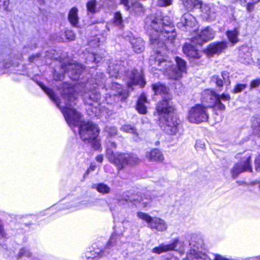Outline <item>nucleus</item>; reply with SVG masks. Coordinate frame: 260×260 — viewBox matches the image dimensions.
<instances>
[{"label":"nucleus","instance_id":"obj_1","mask_svg":"<svg viewBox=\"0 0 260 260\" xmlns=\"http://www.w3.org/2000/svg\"><path fill=\"white\" fill-rule=\"evenodd\" d=\"M37 83L54 103L60 108L70 127L73 129L74 127L79 126V134L83 141L90 142L91 140L98 137L100 129L98 126L91 121H81L80 113L72 108L76 104V87L67 82L62 83L61 87H59V89L60 90L62 97L66 100L65 106L62 107L58 101V99L51 89L47 88L41 82Z\"/></svg>","mask_w":260,"mask_h":260},{"label":"nucleus","instance_id":"obj_2","mask_svg":"<svg viewBox=\"0 0 260 260\" xmlns=\"http://www.w3.org/2000/svg\"><path fill=\"white\" fill-rule=\"evenodd\" d=\"M105 79L102 73L97 74L94 77L88 79L85 87L89 89L88 92H85L82 95L85 104L88 105L87 109L88 114L91 116H100L101 113L104 112L102 106L99 102L100 94L96 89L97 86L102 88L106 87L107 92L105 98V102L107 104H111L117 96H121L122 101L125 100L128 96L129 91L121 88V86L118 82L112 81L109 79L111 84L108 87L105 85Z\"/></svg>","mask_w":260,"mask_h":260},{"label":"nucleus","instance_id":"obj_3","mask_svg":"<svg viewBox=\"0 0 260 260\" xmlns=\"http://www.w3.org/2000/svg\"><path fill=\"white\" fill-rule=\"evenodd\" d=\"M145 27L150 37L152 45L158 48L165 46V42L173 43L176 36L175 27L168 16L160 13L148 16Z\"/></svg>","mask_w":260,"mask_h":260},{"label":"nucleus","instance_id":"obj_4","mask_svg":"<svg viewBox=\"0 0 260 260\" xmlns=\"http://www.w3.org/2000/svg\"><path fill=\"white\" fill-rule=\"evenodd\" d=\"M107 157L109 160L117 167L118 169L122 168L126 165H133L139 161L136 155L128 153H120L115 155L113 149L116 147L114 142L109 141L107 143Z\"/></svg>","mask_w":260,"mask_h":260},{"label":"nucleus","instance_id":"obj_5","mask_svg":"<svg viewBox=\"0 0 260 260\" xmlns=\"http://www.w3.org/2000/svg\"><path fill=\"white\" fill-rule=\"evenodd\" d=\"M119 237V235L115 233H113L107 246L104 248L99 247L96 245L93 246L91 250L86 252V259L84 260H99L103 256L109 254L111 248H115L116 249H120L121 242Z\"/></svg>","mask_w":260,"mask_h":260},{"label":"nucleus","instance_id":"obj_6","mask_svg":"<svg viewBox=\"0 0 260 260\" xmlns=\"http://www.w3.org/2000/svg\"><path fill=\"white\" fill-rule=\"evenodd\" d=\"M149 64L152 67V72L159 71L164 75L171 78L172 74V63L170 60L165 59L164 57L157 53L155 56L151 55L149 60Z\"/></svg>","mask_w":260,"mask_h":260},{"label":"nucleus","instance_id":"obj_7","mask_svg":"<svg viewBox=\"0 0 260 260\" xmlns=\"http://www.w3.org/2000/svg\"><path fill=\"white\" fill-rule=\"evenodd\" d=\"M207 107L198 104L191 108L187 116L188 120L191 123H200L207 120L208 114Z\"/></svg>","mask_w":260,"mask_h":260},{"label":"nucleus","instance_id":"obj_8","mask_svg":"<svg viewBox=\"0 0 260 260\" xmlns=\"http://www.w3.org/2000/svg\"><path fill=\"white\" fill-rule=\"evenodd\" d=\"M165 119L164 131L168 134L180 137L183 134L182 127L176 116L173 115Z\"/></svg>","mask_w":260,"mask_h":260},{"label":"nucleus","instance_id":"obj_9","mask_svg":"<svg viewBox=\"0 0 260 260\" xmlns=\"http://www.w3.org/2000/svg\"><path fill=\"white\" fill-rule=\"evenodd\" d=\"M199 239L193 235L189 241L190 251L187 253L186 258L183 260H212L206 254L199 252L197 249L200 245Z\"/></svg>","mask_w":260,"mask_h":260},{"label":"nucleus","instance_id":"obj_10","mask_svg":"<svg viewBox=\"0 0 260 260\" xmlns=\"http://www.w3.org/2000/svg\"><path fill=\"white\" fill-rule=\"evenodd\" d=\"M171 99L172 96L168 95L167 98H164L157 103L156 110L160 117L165 118L174 115L175 107Z\"/></svg>","mask_w":260,"mask_h":260},{"label":"nucleus","instance_id":"obj_11","mask_svg":"<svg viewBox=\"0 0 260 260\" xmlns=\"http://www.w3.org/2000/svg\"><path fill=\"white\" fill-rule=\"evenodd\" d=\"M138 217L142 220L146 221L147 226L152 230H156L158 231H164L167 229L166 222L162 219L154 217H152L148 214L142 212L137 213Z\"/></svg>","mask_w":260,"mask_h":260},{"label":"nucleus","instance_id":"obj_12","mask_svg":"<svg viewBox=\"0 0 260 260\" xmlns=\"http://www.w3.org/2000/svg\"><path fill=\"white\" fill-rule=\"evenodd\" d=\"M172 250L178 251L181 254L184 253L185 249L183 241H180L178 238H176L173 239L170 244L162 243L158 246L153 248L152 251L156 254H160Z\"/></svg>","mask_w":260,"mask_h":260},{"label":"nucleus","instance_id":"obj_13","mask_svg":"<svg viewBox=\"0 0 260 260\" xmlns=\"http://www.w3.org/2000/svg\"><path fill=\"white\" fill-rule=\"evenodd\" d=\"M205 94L207 95L206 101L209 104L208 106H214L221 110H224L225 107L221 102V100L223 101H229L230 100V95L226 93L219 95L213 91L207 90L205 91Z\"/></svg>","mask_w":260,"mask_h":260},{"label":"nucleus","instance_id":"obj_14","mask_svg":"<svg viewBox=\"0 0 260 260\" xmlns=\"http://www.w3.org/2000/svg\"><path fill=\"white\" fill-rule=\"evenodd\" d=\"M62 69L68 74L69 77L73 80L79 78L80 74L84 71L83 66L72 61L67 64L64 63L61 65Z\"/></svg>","mask_w":260,"mask_h":260},{"label":"nucleus","instance_id":"obj_15","mask_svg":"<svg viewBox=\"0 0 260 260\" xmlns=\"http://www.w3.org/2000/svg\"><path fill=\"white\" fill-rule=\"evenodd\" d=\"M125 82L129 88L134 85H139L141 87H143L145 85V81L142 73L135 69L126 72Z\"/></svg>","mask_w":260,"mask_h":260},{"label":"nucleus","instance_id":"obj_16","mask_svg":"<svg viewBox=\"0 0 260 260\" xmlns=\"http://www.w3.org/2000/svg\"><path fill=\"white\" fill-rule=\"evenodd\" d=\"M251 154H247L242 157L241 161L236 164L232 170V174L233 177L236 178L240 174L244 172H251L252 168L250 164Z\"/></svg>","mask_w":260,"mask_h":260},{"label":"nucleus","instance_id":"obj_17","mask_svg":"<svg viewBox=\"0 0 260 260\" xmlns=\"http://www.w3.org/2000/svg\"><path fill=\"white\" fill-rule=\"evenodd\" d=\"M197 21L195 17L188 13H185L177 23V26L182 30L191 32L196 30Z\"/></svg>","mask_w":260,"mask_h":260},{"label":"nucleus","instance_id":"obj_18","mask_svg":"<svg viewBox=\"0 0 260 260\" xmlns=\"http://www.w3.org/2000/svg\"><path fill=\"white\" fill-rule=\"evenodd\" d=\"M198 8L200 9L201 17L208 21H212L216 17V13L218 11V8L213 6H210L206 4H203L201 1V4L198 6Z\"/></svg>","mask_w":260,"mask_h":260},{"label":"nucleus","instance_id":"obj_19","mask_svg":"<svg viewBox=\"0 0 260 260\" xmlns=\"http://www.w3.org/2000/svg\"><path fill=\"white\" fill-rule=\"evenodd\" d=\"M215 31L207 26L202 29L200 32L192 38V43L201 45L214 38Z\"/></svg>","mask_w":260,"mask_h":260},{"label":"nucleus","instance_id":"obj_20","mask_svg":"<svg viewBox=\"0 0 260 260\" xmlns=\"http://www.w3.org/2000/svg\"><path fill=\"white\" fill-rule=\"evenodd\" d=\"M228 47V42L221 41L210 44L206 49V53L209 56L219 55Z\"/></svg>","mask_w":260,"mask_h":260},{"label":"nucleus","instance_id":"obj_21","mask_svg":"<svg viewBox=\"0 0 260 260\" xmlns=\"http://www.w3.org/2000/svg\"><path fill=\"white\" fill-rule=\"evenodd\" d=\"M120 4L124 6L126 10L135 15L143 16L144 14L145 8L140 3L136 2L129 5L128 0H120Z\"/></svg>","mask_w":260,"mask_h":260},{"label":"nucleus","instance_id":"obj_22","mask_svg":"<svg viewBox=\"0 0 260 260\" xmlns=\"http://www.w3.org/2000/svg\"><path fill=\"white\" fill-rule=\"evenodd\" d=\"M177 69L172 65V74H171V78L173 79H177L182 76L183 73L186 72V62L179 57L175 58Z\"/></svg>","mask_w":260,"mask_h":260},{"label":"nucleus","instance_id":"obj_23","mask_svg":"<svg viewBox=\"0 0 260 260\" xmlns=\"http://www.w3.org/2000/svg\"><path fill=\"white\" fill-rule=\"evenodd\" d=\"M184 53L189 58L199 59L201 57V53L195 46L192 45L185 43L183 47Z\"/></svg>","mask_w":260,"mask_h":260},{"label":"nucleus","instance_id":"obj_24","mask_svg":"<svg viewBox=\"0 0 260 260\" xmlns=\"http://www.w3.org/2000/svg\"><path fill=\"white\" fill-rule=\"evenodd\" d=\"M145 157L149 161L161 162L164 160L162 153L157 148H154L149 151H147Z\"/></svg>","mask_w":260,"mask_h":260},{"label":"nucleus","instance_id":"obj_25","mask_svg":"<svg viewBox=\"0 0 260 260\" xmlns=\"http://www.w3.org/2000/svg\"><path fill=\"white\" fill-rule=\"evenodd\" d=\"M129 42L134 51L137 53H140L144 50V43L141 38L131 37Z\"/></svg>","mask_w":260,"mask_h":260},{"label":"nucleus","instance_id":"obj_26","mask_svg":"<svg viewBox=\"0 0 260 260\" xmlns=\"http://www.w3.org/2000/svg\"><path fill=\"white\" fill-rule=\"evenodd\" d=\"M213 80L215 82L217 86L219 87L222 86L223 83L227 85H229L231 83L229 79V73L227 72H222L221 77L214 76L213 77Z\"/></svg>","mask_w":260,"mask_h":260},{"label":"nucleus","instance_id":"obj_27","mask_svg":"<svg viewBox=\"0 0 260 260\" xmlns=\"http://www.w3.org/2000/svg\"><path fill=\"white\" fill-rule=\"evenodd\" d=\"M152 89L155 94L161 95L162 99L167 98L168 95H170L168 92V88L160 83H156L153 84Z\"/></svg>","mask_w":260,"mask_h":260},{"label":"nucleus","instance_id":"obj_28","mask_svg":"<svg viewBox=\"0 0 260 260\" xmlns=\"http://www.w3.org/2000/svg\"><path fill=\"white\" fill-rule=\"evenodd\" d=\"M147 103L146 96L144 94H141L138 99L136 109L139 113L145 114L147 112V107L146 104Z\"/></svg>","mask_w":260,"mask_h":260},{"label":"nucleus","instance_id":"obj_29","mask_svg":"<svg viewBox=\"0 0 260 260\" xmlns=\"http://www.w3.org/2000/svg\"><path fill=\"white\" fill-rule=\"evenodd\" d=\"M123 199L126 202H132L135 205H137L138 203L141 204L142 202V204L144 206H146L148 204V202H145L144 200L142 199V198H141L140 199V197L138 195H132V196H128L127 194H123Z\"/></svg>","mask_w":260,"mask_h":260},{"label":"nucleus","instance_id":"obj_30","mask_svg":"<svg viewBox=\"0 0 260 260\" xmlns=\"http://www.w3.org/2000/svg\"><path fill=\"white\" fill-rule=\"evenodd\" d=\"M68 19L70 23L74 26H77L79 18L78 15V9L76 7L72 8L68 15Z\"/></svg>","mask_w":260,"mask_h":260},{"label":"nucleus","instance_id":"obj_31","mask_svg":"<svg viewBox=\"0 0 260 260\" xmlns=\"http://www.w3.org/2000/svg\"><path fill=\"white\" fill-rule=\"evenodd\" d=\"M120 71H121V69L118 64L114 65V64L110 63L108 66V73L111 78L115 77L117 79L120 76Z\"/></svg>","mask_w":260,"mask_h":260},{"label":"nucleus","instance_id":"obj_32","mask_svg":"<svg viewBox=\"0 0 260 260\" xmlns=\"http://www.w3.org/2000/svg\"><path fill=\"white\" fill-rule=\"evenodd\" d=\"M239 30L237 28H235L233 30H228L226 32V35L229 41L234 44L239 42Z\"/></svg>","mask_w":260,"mask_h":260},{"label":"nucleus","instance_id":"obj_33","mask_svg":"<svg viewBox=\"0 0 260 260\" xmlns=\"http://www.w3.org/2000/svg\"><path fill=\"white\" fill-rule=\"evenodd\" d=\"M184 7L187 10H191L193 8H198L201 4V0H180Z\"/></svg>","mask_w":260,"mask_h":260},{"label":"nucleus","instance_id":"obj_34","mask_svg":"<svg viewBox=\"0 0 260 260\" xmlns=\"http://www.w3.org/2000/svg\"><path fill=\"white\" fill-rule=\"evenodd\" d=\"M121 130L131 134L133 136V139L135 141H137L138 139L139 135L137 129L134 126L128 124L124 125L121 126Z\"/></svg>","mask_w":260,"mask_h":260},{"label":"nucleus","instance_id":"obj_35","mask_svg":"<svg viewBox=\"0 0 260 260\" xmlns=\"http://www.w3.org/2000/svg\"><path fill=\"white\" fill-rule=\"evenodd\" d=\"M113 24L119 28H122L123 27V21L122 15L120 12H117L114 14Z\"/></svg>","mask_w":260,"mask_h":260},{"label":"nucleus","instance_id":"obj_36","mask_svg":"<svg viewBox=\"0 0 260 260\" xmlns=\"http://www.w3.org/2000/svg\"><path fill=\"white\" fill-rule=\"evenodd\" d=\"M233 2H238L240 3L242 6L246 7V10L248 12H251L254 10V5L257 3H247L244 2L242 0H231Z\"/></svg>","mask_w":260,"mask_h":260},{"label":"nucleus","instance_id":"obj_37","mask_svg":"<svg viewBox=\"0 0 260 260\" xmlns=\"http://www.w3.org/2000/svg\"><path fill=\"white\" fill-rule=\"evenodd\" d=\"M97 190L102 193H109L110 191V187L104 183H99L95 185Z\"/></svg>","mask_w":260,"mask_h":260},{"label":"nucleus","instance_id":"obj_38","mask_svg":"<svg viewBox=\"0 0 260 260\" xmlns=\"http://www.w3.org/2000/svg\"><path fill=\"white\" fill-rule=\"evenodd\" d=\"M96 1L89 0L86 4L87 11L91 13L96 12Z\"/></svg>","mask_w":260,"mask_h":260},{"label":"nucleus","instance_id":"obj_39","mask_svg":"<svg viewBox=\"0 0 260 260\" xmlns=\"http://www.w3.org/2000/svg\"><path fill=\"white\" fill-rule=\"evenodd\" d=\"M173 0H157L156 5L159 7H167L172 5Z\"/></svg>","mask_w":260,"mask_h":260},{"label":"nucleus","instance_id":"obj_40","mask_svg":"<svg viewBox=\"0 0 260 260\" xmlns=\"http://www.w3.org/2000/svg\"><path fill=\"white\" fill-rule=\"evenodd\" d=\"M195 147L197 151H203L205 149V142L201 140L196 141Z\"/></svg>","mask_w":260,"mask_h":260},{"label":"nucleus","instance_id":"obj_41","mask_svg":"<svg viewBox=\"0 0 260 260\" xmlns=\"http://www.w3.org/2000/svg\"><path fill=\"white\" fill-rule=\"evenodd\" d=\"M86 62L88 63V62H99L100 61V60L98 59V57L96 54H95L94 53H91L89 54L88 57L86 58Z\"/></svg>","mask_w":260,"mask_h":260},{"label":"nucleus","instance_id":"obj_42","mask_svg":"<svg viewBox=\"0 0 260 260\" xmlns=\"http://www.w3.org/2000/svg\"><path fill=\"white\" fill-rule=\"evenodd\" d=\"M31 254V253L29 249L26 248H23L20 250L18 256L19 257H22L23 256L29 257L30 256Z\"/></svg>","mask_w":260,"mask_h":260},{"label":"nucleus","instance_id":"obj_43","mask_svg":"<svg viewBox=\"0 0 260 260\" xmlns=\"http://www.w3.org/2000/svg\"><path fill=\"white\" fill-rule=\"evenodd\" d=\"M88 142L92 143V145L94 149L96 150L100 149L101 143L100 142L99 139H98V137L93 140H91L90 142Z\"/></svg>","mask_w":260,"mask_h":260},{"label":"nucleus","instance_id":"obj_44","mask_svg":"<svg viewBox=\"0 0 260 260\" xmlns=\"http://www.w3.org/2000/svg\"><path fill=\"white\" fill-rule=\"evenodd\" d=\"M105 131L110 136H113L117 134V129L116 127L113 126H107L105 127Z\"/></svg>","mask_w":260,"mask_h":260},{"label":"nucleus","instance_id":"obj_45","mask_svg":"<svg viewBox=\"0 0 260 260\" xmlns=\"http://www.w3.org/2000/svg\"><path fill=\"white\" fill-rule=\"evenodd\" d=\"M252 127L254 129V133L258 134V132H260V120H253L252 122Z\"/></svg>","mask_w":260,"mask_h":260},{"label":"nucleus","instance_id":"obj_46","mask_svg":"<svg viewBox=\"0 0 260 260\" xmlns=\"http://www.w3.org/2000/svg\"><path fill=\"white\" fill-rule=\"evenodd\" d=\"M9 3V0H0V9L7 11Z\"/></svg>","mask_w":260,"mask_h":260},{"label":"nucleus","instance_id":"obj_47","mask_svg":"<svg viewBox=\"0 0 260 260\" xmlns=\"http://www.w3.org/2000/svg\"><path fill=\"white\" fill-rule=\"evenodd\" d=\"M246 87V84H238L233 90V92L238 93L242 91Z\"/></svg>","mask_w":260,"mask_h":260},{"label":"nucleus","instance_id":"obj_48","mask_svg":"<svg viewBox=\"0 0 260 260\" xmlns=\"http://www.w3.org/2000/svg\"><path fill=\"white\" fill-rule=\"evenodd\" d=\"M66 38L69 40H74L75 38V35L71 30H67L64 32Z\"/></svg>","mask_w":260,"mask_h":260},{"label":"nucleus","instance_id":"obj_49","mask_svg":"<svg viewBox=\"0 0 260 260\" xmlns=\"http://www.w3.org/2000/svg\"><path fill=\"white\" fill-rule=\"evenodd\" d=\"M260 85V79H256L251 81L250 84V87L251 88L258 87Z\"/></svg>","mask_w":260,"mask_h":260},{"label":"nucleus","instance_id":"obj_50","mask_svg":"<svg viewBox=\"0 0 260 260\" xmlns=\"http://www.w3.org/2000/svg\"><path fill=\"white\" fill-rule=\"evenodd\" d=\"M255 169L256 171H260V154L256 158L255 160Z\"/></svg>","mask_w":260,"mask_h":260},{"label":"nucleus","instance_id":"obj_51","mask_svg":"<svg viewBox=\"0 0 260 260\" xmlns=\"http://www.w3.org/2000/svg\"><path fill=\"white\" fill-rule=\"evenodd\" d=\"M63 77V75L62 74H57L56 73L54 74L53 78L55 80H60Z\"/></svg>","mask_w":260,"mask_h":260},{"label":"nucleus","instance_id":"obj_52","mask_svg":"<svg viewBox=\"0 0 260 260\" xmlns=\"http://www.w3.org/2000/svg\"><path fill=\"white\" fill-rule=\"evenodd\" d=\"M214 260H230L219 254H215Z\"/></svg>","mask_w":260,"mask_h":260},{"label":"nucleus","instance_id":"obj_53","mask_svg":"<svg viewBox=\"0 0 260 260\" xmlns=\"http://www.w3.org/2000/svg\"><path fill=\"white\" fill-rule=\"evenodd\" d=\"M40 56L38 54L31 56L29 57V60L31 62H34L36 60H37L39 58Z\"/></svg>","mask_w":260,"mask_h":260},{"label":"nucleus","instance_id":"obj_54","mask_svg":"<svg viewBox=\"0 0 260 260\" xmlns=\"http://www.w3.org/2000/svg\"><path fill=\"white\" fill-rule=\"evenodd\" d=\"M96 168V166L95 165H90L89 169L87 170V173H89L91 171H94Z\"/></svg>","mask_w":260,"mask_h":260},{"label":"nucleus","instance_id":"obj_55","mask_svg":"<svg viewBox=\"0 0 260 260\" xmlns=\"http://www.w3.org/2000/svg\"><path fill=\"white\" fill-rule=\"evenodd\" d=\"M96 160L98 162H102L103 160V156L102 155H99L96 157Z\"/></svg>","mask_w":260,"mask_h":260},{"label":"nucleus","instance_id":"obj_56","mask_svg":"<svg viewBox=\"0 0 260 260\" xmlns=\"http://www.w3.org/2000/svg\"><path fill=\"white\" fill-rule=\"evenodd\" d=\"M76 207V203H72L71 205H68L66 207H64V208H60V209H68V208H71V207Z\"/></svg>","mask_w":260,"mask_h":260},{"label":"nucleus","instance_id":"obj_57","mask_svg":"<svg viewBox=\"0 0 260 260\" xmlns=\"http://www.w3.org/2000/svg\"><path fill=\"white\" fill-rule=\"evenodd\" d=\"M244 2L249 3H258L260 1V0H242Z\"/></svg>","mask_w":260,"mask_h":260},{"label":"nucleus","instance_id":"obj_58","mask_svg":"<svg viewBox=\"0 0 260 260\" xmlns=\"http://www.w3.org/2000/svg\"><path fill=\"white\" fill-rule=\"evenodd\" d=\"M0 235L2 237H4L5 236V232L4 231V229H3V227H2L1 226H0Z\"/></svg>","mask_w":260,"mask_h":260},{"label":"nucleus","instance_id":"obj_59","mask_svg":"<svg viewBox=\"0 0 260 260\" xmlns=\"http://www.w3.org/2000/svg\"><path fill=\"white\" fill-rule=\"evenodd\" d=\"M253 184L257 185L260 190V181L254 182Z\"/></svg>","mask_w":260,"mask_h":260},{"label":"nucleus","instance_id":"obj_60","mask_svg":"<svg viewBox=\"0 0 260 260\" xmlns=\"http://www.w3.org/2000/svg\"><path fill=\"white\" fill-rule=\"evenodd\" d=\"M94 205V204L93 202H89L88 203H87V204L86 205V207H91V206H93Z\"/></svg>","mask_w":260,"mask_h":260},{"label":"nucleus","instance_id":"obj_61","mask_svg":"<svg viewBox=\"0 0 260 260\" xmlns=\"http://www.w3.org/2000/svg\"><path fill=\"white\" fill-rule=\"evenodd\" d=\"M38 2L40 3V4H43L44 2V0H38Z\"/></svg>","mask_w":260,"mask_h":260},{"label":"nucleus","instance_id":"obj_62","mask_svg":"<svg viewBox=\"0 0 260 260\" xmlns=\"http://www.w3.org/2000/svg\"><path fill=\"white\" fill-rule=\"evenodd\" d=\"M93 41H95V42H97V43H99V40H98L97 39H94V40H93Z\"/></svg>","mask_w":260,"mask_h":260},{"label":"nucleus","instance_id":"obj_63","mask_svg":"<svg viewBox=\"0 0 260 260\" xmlns=\"http://www.w3.org/2000/svg\"><path fill=\"white\" fill-rule=\"evenodd\" d=\"M92 42H90L89 45H90V46H91V45H92Z\"/></svg>","mask_w":260,"mask_h":260},{"label":"nucleus","instance_id":"obj_64","mask_svg":"<svg viewBox=\"0 0 260 260\" xmlns=\"http://www.w3.org/2000/svg\"><path fill=\"white\" fill-rule=\"evenodd\" d=\"M172 260H176V258H172Z\"/></svg>","mask_w":260,"mask_h":260}]
</instances>
